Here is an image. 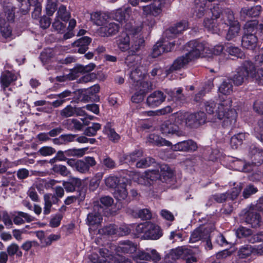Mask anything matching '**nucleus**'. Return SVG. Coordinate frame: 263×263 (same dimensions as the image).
Returning <instances> with one entry per match:
<instances>
[{
  "mask_svg": "<svg viewBox=\"0 0 263 263\" xmlns=\"http://www.w3.org/2000/svg\"><path fill=\"white\" fill-rule=\"evenodd\" d=\"M205 48V42H200L197 40L190 41L185 45V48L188 52L184 55L176 59L169 70H177L183 68L190 61L199 58L203 54Z\"/></svg>",
  "mask_w": 263,
  "mask_h": 263,
  "instance_id": "f257e3e1",
  "label": "nucleus"
},
{
  "mask_svg": "<svg viewBox=\"0 0 263 263\" xmlns=\"http://www.w3.org/2000/svg\"><path fill=\"white\" fill-rule=\"evenodd\" d=\"M160 168V171L157 170H148L145 171L138 178V183L150 186L157 180L162 182L170 183L174 176L173 170L167 164L161 165Z\"/></svg>",
  "mask_w": 263,
  "mask_h": 263,
  "instance_id": "f03ea898",
  "label": "nucleus"
},
{
  "mask_svg": "<svg viewBox=\"0 0 263 263\" xmlns=\"http://www.w3.org/2000/svg\"><path fill=\"white\" fill-rule=\"evenodd\" d=\"M142 25H133L131 23H126L125 26L126 32L122 33L117 40L118 47L122 51H125L130 49V38L132 39V45L134 41L139 39V34L142 30Z\"/></svg>",
  "mask_w": 263,
  "mask_h": 263,
  "instance_id": "7ed1b4c3",
  "label": "nucleus"
},
{
  "mask_svg": "<svg viewBox=\"0 0 263 263\" xmlns=\"http://www.w3.org/2000/svg\"><path fill=\"white\" fill-rule=\"evenodd\" d=\"M219 4L214 5L211 8L212 13V17L211 18H205L203 22V25L205 28L213 32H217L220 29H223L225 26L221 27V25H223V17L226 18L223 16L224 10Z\"/></svg>",
  "mask_w": 263,
  "mask_h": 263,
  "instance_id": "20e7f679",
  "label": "nucleus"
},
{
  "mask_svg": "<svg viewBox=\"0 0 263 263\" xmlns=\"http://www.w3.org/2000/svg\"><path fill=\"white\" fill-rule=\"evenodd\" d=\"M228 103L222 110H219L218 119L222 120V126L223 128H233L236 126L237 119V112L234 109L231 108L232 100L227 99Z\"/></svg>",
  "mask_w": 263,
  "mask_h": 263,
  "instance_id": "39448f33",
  "label": "nucleus"
},
{
  "mask_svg": "<svg viewBox=\"0 0 263 263\" xmlns=\"http://www.w3.org/2000/svg\"><path fill=\"white\" fill-rule=\"evenodd\" d=\"M144 44L145 41L143 37H140L136 41H134L128 51L129 54L125 59V63L128 67L135 68L140 66L142 57L137 52L141 47L144 46Z\"/></svg>",
  "mask_w": 263,
  "mask_h": 263,
  "instance_id": "423d86ee",
  "label": "nucleus"
},
{
  "mask_svg": "<svg viewBox=\"0 0 263 263\" xmlns=\"http://www.w3.org/2000/svg\"><path fill=\"white\" fill-rule=\"evenodd\" d=\"M255 73V68L253 63L249 61H245L237 69L236 73L231 80L234 85L240 86L248 77H253Z\"/></svg>",
  "mask_w": 263,
  "mask_h": 263,
  "instance_id": "0eeeda50",
  "label": "nucleus"
},
{
  "mask_svg": "<svg viewBox=\"0 0 263 263\" xmlns=\"http://www.w3.org/2000/svg\"><path fill=\"white\" fill-rule=\"evenodd\" d=\"M223 15L226 16V18L223 17V25L229 27L226 39L228 41L232 40L238 35L240 27L238 22L235 20L233 12L230 9L225 8Z\"/></svg>",
  "mask_w": 263,
  "mask_h": 263,
  "instance_id": "6e6552de",
  "label": "nucleus"
},
{
  "mask_svg": "<svg viewBox=\"0 0 263 263\" xmlns=\"http://www.w3.org/2000/svg\"><path fill=\"white\" fill-rule=\"evenodd\" d=\"M67 163L74 170L85 174L89 171L90 167L96 165V161L93 157L86 156L80 160L69 159Z\"/></svg>",
  "mask_w": 263,
  "mask_h": 263,
  "instance_id": "1a4fd4ad",
  "label": "nucleus"
},
{
  "mask_svg": "<svg viewBox=\"0 0 263 263\" xmlns=\"http://www.w3.org/2000/svg\"><path fill=\"white\" fill-rule=\"evenodd\" d=\"M88 150V147H84L82 148H72L65 151H59L55 157L50 159V164H52L57 161H63L68 159L67 157H83Z\"/></svg>",
  "mask_w": 263,
  "mask_h": 263,
  "instance_id": "9d476101",
  "label": "nucleus"
},
{
  "mask_svg": "<svg viewBox=\"0 0 263 263\" xmlns=\"http://www.w3.org/2000/svg\"><path fill=\"white\" fill-rule=\"evenodd\" d=\"M258 43V38L254 34V30L250 27H245V33L242 36V47L247 49L254 50L256 49Z\"/></svg>",
  "mask_w": 263,
  "mask_h": 263,
  "instance_id": "9b49d317",
  "label": "nucleus"
},
{
  "mask_svg": "<svg viewBox=\"0 0 263 263\" xmlns=\"http://www.w3.org/2000/svg\"><path fill=\"white\" fill-rule=\"evenodd\" d=\"M175 45L176 41L168 42L165 40H161L154 45L151 55L153 58H157L164 52H168L173 50Z\"/></svg>",
  "mask_w": 263,
  "mask_h": 263,
  "instance_id": "f8f14e48",
  "label": "nucleus"
},
{
  "mask_svg": "<svg viewBox=\"0 0 263 263\" xmlns=\"http://www.w3.org/2000/svg\"><path fill=\"white\" fill-rule=\"evenodd\" d=\"M206 119V114L200 111L189 115L185 119V123L186 126L190 128H197L204 124Z\"/></svg>",
  "mask_w": 263,
  "mask_h": 263,
  "instance_id": "ddd939ff",
  "label": "nucleus"
},
{
  "mask_svg": "<svg viewBox=\"0 0 263 263\" xmlns=\"http://www.w3.org/2000/svg\"><path fill=\"white\" fill-rule=\"evenodd\" d=\"M99 254L101 259H106L104 263H133L131 259L126 258L122 256L115 257L111 254V252L106 248H101L99 249Z\"/></svg>",
  "mask_w": 263,
  "mask_h": 263,
  "instance_id": "4468645a",
  "label": "nucleus"
},
{
  "mask_svg": "<svg viewBox=\"0 0 263 263\" xmlns=\"http://www.w3.org/2000/svg\"><path fill=\"white\" fill-rule=\"evenodd\" d=\"M133 259L139 263L141 260L157 262L160 260L161 257L156 250H152L151 253L146 252L143 250H139L137 254L133 256Z\"/></svg>",
  "mask_w": 263,
  "mask_h": 263,
  "instance_id": "2eb2a0df",
  "label": "nucleus"
},
{
  "mask_svg": "<svg viewBox=\"0 0 263 263\" xmlns=\"http://www.w3.org/2000/svg\"><path fill=\"white\" fill-rule=\"evenodd\" d=\"M171 146L174 151L190 153L196 151L198 148L197 143L191 139L178 142L174 145L171 143Z\"/></svg>",
  "mask_w": 263,
  "mask_h": 263,
  "instance_id": "dca6fc26",
  "label": "nucleus"
},
{
  "mask_svg": "<svg viewBox=\"0 0 263 263\" xmlns=\"http://www.w3.org/2000/svg\"><path fill=\"white\" fill-rule=\"evenodd\" d=\"M245 219L246 222L253 228H257L260 226L261 218L259 213L249 208L245 213Z\"/></svg>",
  "mask_w": 263,
  "mask_h": 263,
  "instance_id": "f3484780",
  "label": "nucleus"
},
{
  "mask_svg": "<svg viewBox=\"0 0 263 263\" xmlns=\"http://www.w3.org/2000/svg\"><path fill=\"white\" fill-rule=\"evenodd\" d=\"M127 182H125L123 185L121 184L119 186L115 189L114 196L118 201L121 202L123 205H127L130 201V197L128 196V192L126 189Z\"/></svg>",
  "mask_w": 263,
  "mask_h": 263,
  "instance_id": "a211bd4d",
  "label": "nucleus"
},
{
  "mask_svg": "<svg viewBox=\"0 0 263 263\" xmlns=\"http://www.w3.org/2000/svg\"><path fill=\"white\" fill-rule=\"evenodd\" d=\"M166 98L164 93L160 90L155 91L147 98L146 104L151 108L159 106L163 102Z\"/></svg>",
  "mask_w": 263,
  "mask_h": 263,
  "instance_id": "6ab92c4d",
  "label": "nucleus"
},
{
  "mask_svg": "<svg viewBox=\"0 0 263 263\" xmlns=\"http://www.w3.org/2000/svg\"><path fill=\"white\" fill-rule=\"evenodd\" d=\"M160 130L161 133L166 136L176 135L179 136L181 133L178 125L170 120L164 121L161 125Z\"/></svg>",
  "mask_w": 263,
  "mask_h": 263,
  "instance_id": "aec40b11",
  "label": "nucleus"
},
{
  "mask_svg": "<svg viewBox=\"0 0 263 263\" xmlns=\"http://www.w3.org/2000/svg\"><path fill=\"white\" fill-rule=\"evenodd\" d=\"M163 231L160 226L149 221L147 232L144 235V239L157 240L163 235Z\"/></svg>",
  "mask_w": 263,
  "mask_h": 263,
  "instance_id": "412c9836",
  "label": "nucleus"
},
{
  "mask_svg": "<svg viewBox=\"0 0 263 263\" xmlns=\"http://www.w3.org/2000/svg\"><path fill=\"white\" fill-rule=\"evenodd\" d=\"M63 186L67 193L78 191V193L82 192L80 188L82 185V180L78 178L74 177H69L67 180L63 181Z\"/></svg>",
  "mask_w": 263,
  "mask_h": 263,
  "instance_id": "4be33fe9",
  "label": "nucleus"
},
{
  "mask_svg": "<svg viewBox=\"0 0 263 263\" xmlns=\"http://www.w3.org/2000/svg\"><path fill=\"white\" fill-rule=\"evenodd\" d=\"M116 250L119 256L120 253L133 254L137 251V245L129 240L120 241Z\"/></svg>",
  "mask_w": 263,
  "mask_h": 263,
  "instance_id": "5701e85b",
  "label": "nucleus"
},
{
  "mask_svg": "<svg viewBox=\"0 0 263 263\" xmlns=\"http://www.w3.org/2000/svg\"><path fill=\"white\" fill-rule=\"evenodd\" d=\"M249 156L251 158L252 163L254 165L259 166L263 163V150L255 145H250Z\"/></svg>",
  "mask_w": 263,
  "mask_h": 263,
  "instance_id": "b1692460",
  "label": "nucleus"
},
{
  "mask_svg": "<svg viewBox=\"0 0 263 263\" xmlns=\"http://www.w3.org/2000/svg\"><path fill=\"white\" fill-rule=\"evenodd\" d=\"M191 246H180L175 249H172L169 253L170 257L172 259L176 260L178 259H184L187 256V255H191Z\"/></svg>",
  "mask_w": 263,
  "mask_h": 263,
  "instance_id": "393cba45",
  "label": "nucleus"
},
{
  "mask_svg": "<svg viewBox=\"0 0 263 263\" xmlns=\"http://www.w3.org/2000/svg\"><path fill=\"white\" fill-rule=\"evenodd\" d=\"M100 86L98 84L94 85L87 89H84L83 98H84V102H99L100 97L98 93L100 91Z\"/></svg>",
  "mask_w": 263,
  "mask_h": 263,
  "instance_id": "a878e982",
  "label": "nucleus"
},
{
  "mask_svg": "<svg viewBox=\"0 0 263 263\" xmlns=\"http://www.w3.org/2000/svg\"><path fill=\"white\" fill-rule=\"evenodd\" d=\"M72 96V92L69 90H65L58 94H50V99L57 98V100L50 102L53 107L61 106L64 103L70 99Z\"/></svg>",
  "mask_w": 263,
  "mask_h": 263,
  "instance_id": "bb28decb",
  "label": "nucleus"
},
{
  "mask_svg": "<svg viewBox=\"0 0 263 263\" xmlns=\"http://www.w3.org/2000/svg\"><path fill=\"white\" fill-rule=\"evenodd\" d=\"M262 12V7L258 5L253 7H243L241 8L240 14L246 19L257 18L259 17Z\"/></svg>",
  "mask_w": 263,
  "mask_h": 263,
  "instance_id": "cd10ccee",
  "label": "nucleus"
},
{
  "mask_svg": "<svg viewBox=\"0 0 263 263\" xmlns=\"http://www.w3.org/2000/svg\"><path fill=\"white\" fill-rule=\"evenodd\" d=\"M227 99L221 101L220 103H216L214 101H206L204 103V108L206 112L212 115L215 113V116L218 118L219 110H222L223 106L228 103Z\"/></svg>",
  "mask_w": 263,
  "mask_h": 263,
  "instance_id": "c85d7f7f",
  "label": "nucleus"
},
{
  "mask_svg": "<svg viewBox=\"0 0 263 263\" xmlns=\"http://www.w3.org/2000/svg\"><path fill=\"white\" fill-rule=\"evenodd\" d=\"M119 28V24L114 22L108 23L100 27V32L103 36H111L117 34Z\"/></svg>",
  "mask_w": 263,
  "mask_h": 263,
  "instance_id": "c756f323",
  "label": "nucleus"
},
{
  "mask_svg": "<svg viewBox=\"0 0 263 263\" xmlns=\"http://www.w3.org/2000/svg\"><path fill=\"white\" fill-rule=\"evenodd\" d=\"M114 126V122H107L103 127V133L107 135L110 141L114 143H117L120 140L121 137L116 132L115 129L113 128Z\"/></svg>",
  "mask_w": 263,
  "mask_h": 263,
  "instance_id": "7c9ffc66",
  "label": "nucleus"
},
{
  "mask_svg": "<svg viewBox=\"0 0 263 263\" xmlns=\"http://www.w3.org/2000/svg\"><path fill=\"white\" fill-rule=\"evenodd\" d=\"M131 11V8L128 6L119 8L113 13L112 17L120 23L126 22L130 16Z\"/></svg>",
  "mask_w": 263,
  "mask_h": 263,
  "instance_id": "2f4dec72",
  "label": "nucleus"
},
{
  "mask_svg": "<svg viewBox=\"0 0 263 263\" xmlns=\"http://www.w3.org/2000/svg\"><path fill=\"white\" fill-rule=\"evenodd\" d=\"M13 222L16 225L24 223L25 221L30 222L35 220V218L29 214L23 212H15L12 213Z\"/></svg>",
  "mask_w": 263,
  "mask_h": 263,
  "instance_id": "473e14b6",
  "label": "nucleus"
},
{
  "mask_svg": "<svg viewBox=\"0 0 263 263\" xmlns=\"http://www.w3.org/2000/svg\"><path fill=\"white\" fill-rule=\"evenodd\" d=\"M143 151L142 149H135L133 152L127 154H124L122 160L124 162L132 165L138 161L143 156Z\"/></svg>",
  "mask_w": 263,
  "mask_h": 263,
  "instance_id": "72a5a7b5",
  "label": "nucleus"
},
{
  "mask_svg": "<svg viewBox=\"0 0 263 263\" xmlns=\"http://www.w3.org/2000/svg\"><path fill=\"white\" fill-rule=\"evenodd\" d=\"M249 134L245 132H239L235 134L231 138L230 144L233 149H237L241 146L243 141L248 139Z\"/></svg>",
  "mask_w": 263,
  "mask_h": 263,
  "instance_id": "f704fd0d",
  "label": "nucleus"
},
{
  "mask_svg": "<svg viewBox=\"0 0 263 263\" xmlns=\"http://www.w3.org/2000/svg\"><path fill=\"white\" fill-rule=\"evenodd\" d=\"M91 39L87 36H82L72 44L74 47L78 48V52L84 54L88 49V45L91 42Z\"/></svg>",
  "mask_w": 263,
  "mask_h": 263,
  "instance_id": "c9c22d12",
  "label": "nucleus"
},
{
  "mask_svg": "<svg viewBox=\"0 0 263 263\" xmlns=\"http://www.w3.org/2000/svg\"><path fill=\"white\" fill-rule=\"evenodd\" d=\"M149 221H145L139 224L133 223V235L136 238L144 239V235L147 232Z\"/></svg>",
  "mask_w": 263,
  "mask_h": 263,
  "instance_id": "e433bc0d",
  "label": "nucleus"
},
{
  "mask_svg": "<svg viewBox=\"0 0 263 263\" xmlns=\"http://www.w3.org/2000/svg\"><path fill=\"white\" fill-rule=\"evenodd\" d=\"M125 182H127V179L124 177H118L115 176H110L105 179L106 185L109 187L116 189L121 184L123 185Z\"/></svg>",
  "mask_w": 263,
  "mask_h": 263,
  "instance_id": "4c0bfd02",
  "label": "nucleus"
},
{
  "mask_svg": "<svg viewBox=\"0 0 263 263\" xmlns=\"http://www.w3.org/2000/svg\"><path fill=\"white\" fill-rule=\"evenodd\" d=\"M16 76L14 73L9 71H6L2 73L0 83L2 87L5 89L8 87L12 82L16 81Z\"/></svg>",
  "mask_w": 263,
  "mask_h": 263,
  "instance_id": "58836bf2",
  "label": "nucleus"
},
{
  "mask_svg": "<svg viewBox=\"0 0 263 263\" xmlns=\"http://www.w3.org/2000/svg\"><path fill=\"white\" fill-rule=\"evenodd\" d=\"M102 220V215L98 211H96L94 208L92 212L87 215L86 223L88 226H98L101 223Z\"/></svg>",
  "mask_w": 263,
  "mask_h": 263,
  "instance_id": "ea45409f",
  "label": "nucleus"
},
{
  "mask_svg": "<svg viewBox=\"0 0 263 263\" xmlns=\"http://www.w3.org/2000/svg\"><path fill=\"white\" fill-rule=\"evenodd\" d=\"M148 141L149 143L153 145L162 146H170L171 142L166 139L162 138L158 135L151 134L149 135Z\"/></svg>",
  "mask_w": 263,
  "mask_h": 263,
  "instance_id": "a19ab883",
  "label": "nucleus"
},
{
  "mask_svg": "<svg viewBox=\"0 0 263 263\" xmlns=\"http://www.w3.org/2000/svg\"><path fill=\"white\" fill-rule=\"evenodd\" d=\"M134 68L130 71L129 77L133 84L138 83L143 80L146 76V72L141 70L142 67L140 66H137Z\"/></svg>",
  "mask_w": 263,
  "mask_h": 263,
  "instance_id": "79ce46f5",
  "label": "nucleus"
},
{
  "mask_svg": "<svg viewBox=\"0 0 263 263\" xmlns=\"http://www.w3.org/2000/svg\"><path fill=\"white\" fill-rule=\"evenodd\" d=\"M207 234L203 231L202 228L198 227L192 232L189 241L193 243L206 239L207 238Z\"/></svg>",
  "mask_w": 263,
  "mask_h": 263,
  "instance_id": "37998d69",
  "label": "nucleus"
},
{
  "mask_svg": "<svg viewBox=\"0 0 263 263\" xmlns=\"http://www.w3.org/2000/svg\"><path fill=\"white\" fill-rule=\"evenodd\" d=\"M187 28L188 22L187 21L183 20L177 23L174 26L171 27L169 30L172 34L176 35L181 33Z\"/></svg>",
  "mask_w": 263,
  "mask_h": 263,
  "instance_id": "c03bdc74",
  "label": "nucleus"
},
{
  "mask_svg": "<svg viewBox=\"0 0 263 263\" xmlns=\"http://www.w3.org/2000/svg\"><path fill=\"white\" fill-rule=\"evenodd\" d=\"M231 79H226L222 81L219 87L218 91L224 95H229L233 91V85Z\"/></svg>",
  "mask_w": 263,
  "mask_h": 263,
  "instance_id": "a18cd8bd",
  "label": "nucleus"
},
{
  "mask_svg": "<svg viewBox=\"0 0 263 263\" xmlns=\"http://www.w3.org/2000/svg\"><path fill=\"white\" fill-rule=\"evenodd\" d=\"M68 22H63L61 20L55 19L52 23V31L57 33L63 34L66 30V26Z\"/></svg>",
  "mask_w": 263,
  "mask_h": 263,
  "instance_id": "49530a36",
  "label": "nucleus"
},
{
  "mask_svg": "<svg viewBox=\"0 0 263 263\" xmlns=\"http://www.w3.org/2000/svg\"><path fill=\"white\" fill-rule=\"evenodd\" d=\"M253 253H254L253 247L250 245H246L239 249L237 256L239 259H246L249 257Z\"/></svg>",
  "mask_w": 263,
  "mask_h": 263,
  "instance_id": "de8ad7c7",
  "label": "nucleus"
},
{
  "mask_svg": "<svg viewBox=\"0 0 263 263\" xmlns=\"http://www.w3.org/2000/svg\"><path fill=\"white\" fill-rule=\"evenodd\" d=\"M136 90L140 91L146 94L152 89V85L151 82L145 81H141L138 83L133 84Z\"/></svg>",
  "mask_w": 263,
  "mask_h": 263,
  "instance_id": "09e8293b",
  "label": "nucleus"
},
{
  "mask_svg": "<svg viewBox=\"0 0 263 263\" xmlns=\"http://www.w3.org/2000/svg\"><path fill=\"white\" fill-rule=\"evenodd\" d=\"M85 193L83 192L77 193L76 195L68 196L64 200L65 205H69L77 201H82L85 199Z\"/></svg>",
  "mask_w": 263,
  "mask_h": 263,
  "instance_id": "8fccbe9b",
  "label": "nucleus"
},
{
  "mask_svg": "<svg viewBox=\"0 0 263 263\" xmlns=\"http://www.w3.org/2000/svg\"><path fill=\"white\" fill-rule=\"evenodd\" d=\"M245 27L251 28L254 30L255 34H263V24H258V22L257 20L248 21L245 25Z\"/></svg>",
  "mask_w": 263,
  "mask_h": 263,
  "instance_id": "3c124183",
  "label": "nucleus"
},
{
  "mask_svg": "<svg viewBox=\"0 0 263 263\" xmlns=\"http://www.w3.org/2000/svg\"><path fill=\"white\" fill-rule=\"evenodd\" d=\"M156 163L155 159L151 157H147L142 159L140 158V159L136 162V166L137 168H146Z\"/></svg>",
  "mask_w": 263,
  "mask_h": 263,
  "instance_id": "603ef678",
  "label": "nucleus"
},
{
  "mask_svg": "<svg viewBox=\"0 0 263 263\" xmlns=\"http://www.w3.org/2000/svg\"><path fill=\"white\" fill-rule=\"evenodd\" d=\"M57 14L55 19L61 20L63 22H68L70 17V14L67 11L66 6L63 5L59 8Z\"/></svg>",
  "mask_w": 263,
  "mask_h": 263,
  "instance_id": "864d4df0",
  "label": "nucleus"
},
{
  "mask_svg": "<svg viewBox=\"0 0 263 263\" xmlns=\"http://www.w3.org/2000/svg\"><path fill=\"white\" fill-rule=\"evenodd\" d=\"M101 125L98 123H92L91 126L87 127L84 130V134L86 136H94L97 132L100 129Z\"/></svg>",
  "mask_w": 263,
  "mask_h": 263,
  "instance_id": "5fc2aeb1",
  "label": "nucleus"
},
{
  "mask_svg": "<svg viewBox=\"0 0 263 263\" xmlns=\"http://www.w3.org/2000/svg\"><path fill=\"white\" fill-rule=\"evenodd\" d=\"M226 51L230 55L234 56L237 58H242L244 53L240 48L232 45H227Z\"/></svg>",
  "mask_w": 263,
  "mask_h": 263,
  "instance_id": "6e6d98bb",
  "label": "nucleus"
},
{
  "mask_svg": "<svg viewBox=\"0 0 263 263\" xmlns=\"http://www.w3.org/2000/svg\"><path fill=\"white\" fill-rule=\"evenodd\" d=\"M252 234V231L251 229L242 226H240L236 231V236L239 238H245Z\"/></svg>",
  "mask_w": 263,
  "mask_h": 263,
  "instance_id": "4d7b16f0",
  "label": "nucleus"
},
{
  "mask_svg": "<svg viewBox=\"0 0 263 263\" xmlns=\"http://www.w3.org/2000/svg\"><path fill=\"white\" fill-rule=\"evenodd\" d=\"M257 192L258 189L257 187H255L253 184H249L246 186L243 191V197L246 199L248 198Z\"/></svg>",
  "mask_w": 263,
  "mask_h": 263,
  "instance_id": "13d9d810",
  "label": "nucleus"
},
{
  "mask_svg": "<svg viewBox=\"0 0 263 263\" xmlns=\"http://www.w3.org/2000/svg\"><path fill=\"white\" fill-rule=\"evenodd\" d=\"M52 170L55 173L59 174L63 176H67L70 173L67 167L62 165L54 164L52 168Z\"/></svg>",
  "mask_w": 263,
  "mask_h": 263,
  "instance_id": "bf43d9fd",
  "label": "nucleus"
},
{
  "mask_svg": "<svg viewBox=\"0 0 263 263\" xmlns=\"http://www.w3.org/2000/svg\"><path fill=\"white\" fill-rule=\"evenodd\" d=\"M2 36L5 39L11 40L14 36L12 33V30L9 26H2L0 28Z\"/></svg>",
  "mask_w": 263,
  "mask_h": 263,
  "instance_id": "052dcab7",
  "label": "nucleus"
},
{
  "mask_svg": "<svg viewBox=\"0 0 263 263\" xmlns=\"http://www.w3.org/2000/svg\"><path fill=\"white\" fill-rule=\"evenodd\" d=\"M136 216L142 220H148L152 218V213L148 209H140L136 212Z\"/></svg>",
  "mask_w": 263,
  "mask_h": 263,
  "instance_id": "680f3d73",
  "label": "nucleus"
},
{
  "mask_svg": "<svg viewBox=\"0 0 263 263\" xmlns=\"http://www.w3.org/2000/svg\"><path fill=\"white\" fill-rule=\"evenodd\" d=\"M40 60L43 65L45 66L47 69H48V63L49 61V50L47 48L41 52L40 56Z\"/></svg>",
  "mask_w": 263,
  "mask_h": 263,
  "instance_id": "e2e57ef3",
  "label": "nucleus"
},
{
  "mask_svg": "<svg viewBox=\"0 0 263 263\" xmlns=\"http://www.w3.org/2000/svg\"><path fill=\"white\" fill-rule=\"evenodd\" d=\"M12 213L8 214L6 212L3 213L2 219L5 225L8 229L11 228L13 226V221L12 220Z\"/></svg>",
  "mask_w": 263,
  "mask_h": 263,
  "instance_id": "0e129e2a",
  "label": "nucleus"
},
{
  "mask_svg": "<svg viewBox=\"0 0 263 263\" xmlns=\"http://www.w3.org/2000/svg\"><path fill=\"white\" fill-rule=\"evenodd\" d=\"M63 216L62 214L57 213L50 218V227L57 228L61 223Z\"/></svg>",
  "mask_w": 263,
  "mask_h": 263,
  "instance_id": "69168bd1",
  "label": "nucleus"
},
{
  "mask_svg": "<svg viewBox=\"0 0 263 263\" xmlns=\"http://www.w3.org/2000/svg\"><path fill=\"white\" fill-rule=\"evenodd\" d=\"M68 124L69 128L71 129H76L81 130L83 127V124L78 120L76 119H69L68 120Z\"/></svg>",
  "mask_w": 263,
  "mask_h": 263,
  "instance_id": "338daca9",
  "label": "nucleus"
},
{
  "mask_svg": "<svg viewBox=\"0 0 263 263\" xmlns=\"http://www.w3.org/2000/svg\"><path fill=\"white\" fill-rule=\"evenodd\" d=\"M229 197V193L227 192L221 194H215L213 195L212 198L217 203H223Z\"/></svg>",
  "mask_w": 263,
  "mask_h": 263,
  "instance_id": "774afa93",
  "label": "nucleus"
}]
</instances>
